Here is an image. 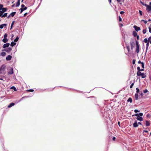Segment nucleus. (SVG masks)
Here are the masks:
<instances>
[{"label": "nucleus", "mask_w": 151, "mask_h": 151, "mask_svg": "<svg viewBox=\"0 0 151 151\" xmlns=\"http://www.w3.org/2000/svg\"><path fill=\"white\" fill-rule=\"evenodd\" d=\"M140 15L141 16L142 15V11L140 10H139Z\"/></svg>", "instance_id": "nucleus-46"}, {"label": "nucleus", "mask_w": 151, "mask_h": 151, "mask_svg": "<svg viewBox=\"0 0 151 151\" xmlns=\"http://www.w3.org/2000/svg\"><path fill=\"white\" fill-rule=\"evenodd\" d=\"M146 126H149L150 125V122L147 120L146 121Z\"/></svg>", "instance_id": "nucleus-13"}, {"label": "nucleus", "mask_w": 151, "mask_h": 151, "mask_svg": "<svg viewBox=\"0 0 151 151\" xmlns=\"http://www.w3.org/2000/svg\"><path fill=\"white\" fill-rule=\"evenodd\" d=\"M6 53L4 52H2L1 53V55L2 56H5L6 55Z\"/></svg>", "instance_id": "nucleus-29"}, {"label": "nucleus", "mask_w": 151, "mask_h": 151, "mask_svg": "<svg viewBox=\"0 0 151 151\" xmlns=\"http://www.w3.org/2000/svg\"><path fill=\"white\" fill-rule=\"evenodd\" d=\"M16 14V12H12L10 14V15L12 17H13Z\"/></svg>", "instance_id": "nucleus-19"}, {"label": "nucleus", "mask_w": 151, "mask_h": 151, "mask_svg": "<svg viewBox=\"0 0 151 151\" xmlns=\"http://www.w3.org/2000/svg\"><path fill=\"white\" fill-rule=\"evenodd\" d=\"M109 3L110 4L111 2V0H109Z\"/></svg>", "instance_id": "nucleus-61"}, {"label": "nucleus", "mask_w": 151, "mask_h": 151, "mask_svg": "<svg viewBox=\"0 0 151 151\" xmlns=\"http://www.w3.org/2000/svg\"><path fill=\"white\" fill-rule=\"evenodd\" d=\"M140 68L139 67H137V70H138V71H141Z\"/></svg>", "instance_id": "nucleus-50"}, {"label": "nucleus", "mask_w": 151, "mask_h": 151, "mask_svg": "<svg viewBox=\"0 0 151 151\" xmlns=\"http://www.w3.org/2000/svg\"><path fill=\"white\" fill-rule=\"evenodd\" d=\"M14 104H15L14 103H11L8 106V108H10L12 107V106H14Z\"/></svg>", "instance_id": "nucleus-15"}, {"label": "nucleus", "mask_w": 151, "mask_h": 151, "mask_svg": "<svg viewBox=\"0 0 151 151\" xmlns=\"http://www.w3.org/2000/svg\"><path fill=\"white\" fill-rule=\"evenodd\" d=\"M136 119L139 121H142L143 120V118L139 116L138 117H137Z\"/></svg>", "instance_id": "nucleus-16"}, {"label": "nucleus", "mask_w": 151, "mask_h": 151, "mask_svg": "<svg viewBox=\"0 0 151 151\" xmlns=\"http://www.w3.org/2000/svg\"><path fill=\"white\" fill-rule=\"evenodd\" d=\"M134 111L135 113H137L139 112V111L137 109H135L134 110Z\"/></svg>", "instance_id": "nucleus-45"}, {"label": "nucleus", "mask_w": 151, "mask_h": 151, "mask_svg": "<svg viewBox=\"0 0 151 151\" xmlns=\"http://www.w3.org/2000/svg\"><path fill=\"white\" fill-rule=\"evenodd\" d=\"M150 80L151 81V76L149 77Z\"/></svg>", "instance_id": "nucleus-64"}, {"label": "nucleus", "mask_w": 151, "mask_h": 151, "mask_svg": "<svg viewBox=\"0 0 151 151\" xmlns=\"http://www.w3.org/2000/svg\"><path fill=\"white\" fill-rule=\"evenodd\" d=\"M141 71H137V75L138 76H140L142 73L140 72Z\"/></svg>", "instance_id": "nucleus-20"}, {"label": "nucleus", "mask_w": 151, "mask_h": 151, "mask_svg": "<svg viewBox=\"0 0 151 151\" xmlns=\"http://www.w3.org/2000/svg\"><path fill=\"white\" fill-rule=\"evenodd\" d=\"M139 116L140 117L142 116L143 115V114L142 113H140L139 114Z\"/></svg>", "instance_id": "nucleus-41"}, {"label": "nucleus", "mask_w": 151, "mask_h": 151, "mask_svg": "<svg viewBox=\"0 0 151 151\" xmlns=\"http://www.w3.org/2000/svg\"><path fill=\"white\" fill-rule=\"evenodd\" d=\"M12 50V48L9 47L7 49H5L3 50L6 52H10Z\"/></svg>", "instance_id": "nucleus-3"}, {"label": "nucleus", "mask_w": 151, "mask_h": 151, "mask_svg": "<svg viewBox=\"0 0 151 151\" xmlns=\"http://www.w3.org/2000/svg\"><path fill=\"white\" fill-rule=\"evenodd\" d=\"M27 91L31 92H33L34 91V90L33 89H29L27 90Z\"/></svg>", "instance_id": "nucleus-44"}, {"label": "nucleus", "mask_w": 151, "mask_h": 151, "mask_svg": "<svg viewBox=\"0 0 151 151\" xmlns=\"http://www.w3.org/2000/svg\"><path fill=\"white\" fill-rule=\"evenodd\" d=\"M127 101L128 102H130V103H131L132 101V99L131 98H129L128 99Z\"/></svg>", "instance_id": "nucleus-26"}, {"label": "nucleus", "mask_w": 151, "mask_h": 151, "mask_svg": "<svg viewBox=\"0 0 151 151\" xmlns=\"http://www.w3.org/2000/svg\"><path fill=\"white\" fill-rule=\"evenodd\" d=\"M142 64V68H144V63H142V64Z\"/></svg>", "instance_id": "nucleus-47"}, {"label": "nucleus", "mask_w": 151, "mask_h": 151, "mask_svg": "<svg viewBox=\"0 0 151 151\" xmlns=\"http://www.w3.org/2000/svg\"><path fill=\"white\" fill-rule=\"evenodd\" d=\"M11 88L12 89H13V90L14 91H17V89H16V88L14 86H12Z\"/></svg>", "instance_id": "nucleus-32"}, {"label": "nucleus", "mask_w": 151, "mask_h": 151, "mask_svg": "<svg viewBox=\"0 0 151 151\" xmlns=\"http://www.w3.org/2000/svg\"><path fill=\"white\" fill-rule=\"evenodd\" d=\"M148 92V91L147 89H146L143 91L144 93H145Z\"/></svg>", "instance_id": "nucleus-36"}, {"label": "nucleus", "mask_w": 151, "mask_h": 151, "mask_svg": "<svg viewBox=\"0 0 151 151\" xmlns=\"http://www.w3.org/2000/svg\"><path fill=\"white\" fill-rule=\"evenodd\" d=\"M135 61H136V60L135 59L133 60V61H132L133 64H134L135 63Z\"/></svg>", "instance_id": "nucleus-48"}, {"label": "nucleus", "mask_w": 151, "mask_h": 151, "mask_svg": "<svg viewBox=\"0 0 151 151\" xmlns=\"http://www.w3.org/2000/svg\"><path fill=\"white\" fill-rule=\"evenodd\" d=\"M13 68H12L8 71V74L12 75L13 73Z\"/></svg>", "instance_id": "nucleus-4"}, {"label": "nucleus", "mask_w": 151, "mask_h": 151, "mask_svg": "<svg viewBox=\"0 0 151 151\" xmlns=\"http://www.w3.org/2000/svg\"><path fill=\"white\" fill-rule=\"evenodd\" d=\"M150 42V41L148 40V41L146 45V51H147L148 50L149 45V42Z\"/></svg>", "instance_id": "nucleus-14"}, {"label": "nucleus", "mask_w": 151, "mask_h": 151, "mask_svg": "<svg viewBox=\"0 0 151 151\" xmlns=\"http://www.w3.org/2000/svg\"><path fill=\"white\" fill-rule=\"evenodd\" d=\"M134 97L135 99L136 100H137L138 99V93H135L134 95Z\"/></svg>", "instance_id": "nucleus-17"}, {"label": "nucleus", "mask_w": 151, "mask_h": 151, "mask_svg": "<svg viewBox=\"0 0 151 151\" xmlns=\"http://www.w3.org/2000/svg\"><path fill=\"white\" fill-rule=\"evenodd\" d=\"M119 20L120 22L122 21V19L120 16L119 17Z\"/></svg>", "instance_id": "nucleus-49"}, {"label": "nucleus", "mask_w": 151, "mask_h": 151, "mask_svg": "<svg viewBox=\"0 0 151 151\" xmlns=\"http://www.w3.org/2000/svg\"><path fill=\"white\" fill-rule=\"evenodd\" d=\"M140 76H142V78H145L146 77V75L144 73H142Z\"/></svg>", "instance_id": "nucleus-21"}, {"label": "nucleus", "mask_w": 151, "mask_h": 151, "mask_svg": "<svg viewBox=\"0 0 151 151\" xmlns=\"http://www.w3.org/2000/svg\"><path fill=\"white\" fill-rule=\"evenodd\" d=\"M146 10L148 12L151 13V6H149L146 9Z\"/></svg>", "instance_id": "nucleus-7"}, {"label": "nucleus", "mask_w": 151, "mask_h": 151, "mask_svg": "<svg viewBox=\"0 0 151 151\" xmlns=\"http://www.w3.org/2000/svg\"><path fill=\"white\" fill-rule=\"evenodd\" d=\"M134 83H132L130 86V88H132L133 87V86H134Z\"/></svg>", "instance_id": "nucleus-43"}, {"label": "nucleus", "mask_w": 151, "mask_h": 151, "mask_svg": "<svg viewBox=\"0 0 151 151\" xmlns=\"http://www.w3.org/2000/svg\"><path fill=\"white\" fill-rule=\"evenodd\" d=\"M144 6H146V7L147 8V7L148 6H149V5H147V4H144Z\"/></svg>", "instance_id": "nucleus-53"}, {"label": "nucleus", "mask_w": 151, "mask_h": 151, "mask_svg": "<svg viewBox=\"0 0 151 151\" xmlns=\"http://www.w3.org/2000/svg\"><path fill=\"white\" fill-rule=\"evenodd\" d=\"M10 45L9 43H7L6 44H4L3 46V48H5L7 47H8Z\"/></svg>", "instance_id": "nucleus-8"}, {"label": "nucleus", "mask_w": 151, "mask_h": 151, "mask_svg": "<svg viewBox=\"0 0 151 151\" xmlns=\"http://www.w3.org/2000/svg\"><path fill=\"white\" fill-rule=\"evenodd\" d=\"M12 58V56L9 55H8L6 58V59L7 60L9 61Z\"/></svg>", "instance_id": "nucleus-6"}, {"label": "nucleus", "mask_w": 151, "mask_h": 151, "mask_svg": "<svg viewBox=\"0 0 151 151\" xmlns=\"http://www.w3.org/2000/svg\"><path fill=\"white\" fill-rule=\"evenodd\" d=\"M7 36V35L6 33H5L4 35V38H6Z\"/></svg>", "instance_id": "nucleus-42"}, {"label": "nucleus", "mask_w": 151, "mask_h": 151, "mask_svg": "<svg viewBox=\"0 0 151 151\" xmlns=\"http://www.w3.org/2000/svg\"><path fill=\"white\" fill-rule=\"evenodd\" d=\"M142 63H143V62H141L140 60H139V61H138V63L139 64H140V63H141V64H142Z\"/></svg>", "instance_id": "nucleus-57"}, {"label": "nucleus", "mask_w": 151, "mask_h": 151, "mask_svg": "<svg viewBox=\"0 0 151 151\" xmlns=\"http://www.w3.org/2000/svg\"><path fill=\"white\" fill-rule=\"evenodd\" d=\"M3 5L2 4H0V10L3 8Z\"/></svg>", "instance_id": "nucleus-34"}, {"label": "nucleus", "mask_w": 151, "mask_h": 151, "mask_svg": "<svg viewBox=\"0 0 151 151\" xmlns=\"http://www.w3.org/2000/svg\"><path fill=\"white\" fill-rule=\"evenodd\" d=\"M1 10L4 13L5 12H6L7 11V9L6 8H3L1 9Z\"/></svg>", "instance_id": "nucleus-18"}, {"label": "nucleus", "mask_w": 151, "mask_h": 151, "mask_svg": "<svg viewBox=\"0 0 151 151\" xmlns=\"http://www.w3.org/2000/svg\"><path fill=\"white\" fill-rule=\"evenodd\" d=\"M14 21H13L12 22V23L11 24V28H10V29L11 30L12 27H13V26L14 24Z\"/></svg>", "instance_id": "nucleus-28"}, {"label": "nucleus", "mask_w": 151, "mask_h": 151, "mask_svg": "<svg viewBox=\"0 0 151 151\" xmlns=\"http://www.w3.org/2000/svg\"><path fill=\"white\" fill-rule=\"evenodd\" d=\"M147 32V30L146 29H144L143 30L142 32L144 34H145Z\"/></svg>", "instance_id": "nucleus-37"}, {"label": "nucleus", "mask_w": 151, "mask_h": 151, "mask_svg": "<svg viewBox=\"0 0 151 151\" xmlns=\"http://www.w3.org/2000/svg\"><path fill=\"white\" fill-rule=\"evenodd\" d=\"M136 52L137 53H138L139 51V46L138 42L137 41H136Z\"/></svg>", "instance_id": "nucleus-2"}, {"label": "nucleus", "mask_w": 151, "mask_h": 151, "mask_svg": "<svg viewBox=\"0 0 151 151\" xmlns=\"http://www.w3.org/2000/svg\"><path fill=\"white\" fill-rule=\"evenodd\" d=\"M112 139L113 141H115L116 140V137H113L112 138Z\"/></svg>", "instance_id": "nucleus-52"}, {"label": "nucleus", "mask_w": 151, "mask_h": 151, "mask_svg": "<svg viewBox=\"0 0 151 151\" xmlns=\"http://www.w3.org/2000/svg\"><path fill=\"white\" fill-rule=\"evenodd\" d=\"M151 40V36L149 37L148 40L149 41H150Z\"/></svg>", "instance_id": "nucleus-58"}, {"label": "nucleus", "mask_w": 151, "mask_h": 151, "mask_svg": "<svg viewBox=\"0 0 151 151\" xmlns=\"http://www.w3.org/2000/svg\"><path fill=\"white\" fill-rule=\"evenodd\" d=\"M138 124L137 121H135L134 122L133 124V127H138Z\"/></svg>", "instance_id": "nucleus-9"}, {"label": "nucleus", "mask_w": 151, "mask_h": 151, "mask_svg": "<svg viewBox=\"0 0 151 151\" xmlns=\"http://www.w3.org/2000/svg\"><path fill=\"white\" fill-rule=\"evenodd\" d=\"M140 95H141V96H143V93H142V92H141V93H140Z\"/></svg>", "instance_id": "nucleus-63"}, {"label": "nucleus", "mask_w": 151, "mask_h": 151, "mask_svg": "<svg viewBox=\"0 0 151 151\" xmlns=\"http://www.w3.org/2000/svg\"><path fill=\"white\" fill-rule=\"evenodd\" d=\"M20 10V13H22L23 11H24V10L23 9V8H21L19 9Z\"/></svg>", "instance_id": "nucleus-39"}, {"label": "nucleus", "mask_w": 151, "mask_h": 151, "mask_svg": "<svg viewBox=\"0 0 151 151\" xmlns=\"http://www.w3.org/2000/svg\"><path fill=\"white\" fill-rule=\"evenodd\" d=\"M144 132H146V133H147L148 132V131L147 130H144L143 131V133Z\"/></svg>", "instance_id": "nucleus-56"}, {"label": "nucleus", "mask_w": 151, "mask_h": 151, "mask_svg": "<svg viewBox=\"0 0 151 151\" xmlns=\"http://www.w3.org/2000/svg\"><path fill=\"white\" fill-rule=\"evenodd\" d=\"M4 13V12H3L2 10H0V17H2Z\"/></svg>", "instance_id": "nucleus-27"}, {"label": "nucleus", "mask_w": 151, "mask_h": 151, "mask_svg": "<svg viewBox=\"0 0 151 151\" xmlns=\"http://www.w3.org/2000/svg\"><path fill=\"white\" fill-rule=\"evenodd\" d=\"M149 32H150V33H151V28H150V27H149Z\"/></svg>", "instance_id": "nucleus-54"}, {"label": "nucleus", "mask_w": 151, "mask_h": 151, "mask_svg": "<svg viewBox=\"0 0 151 151\" xmlns=\"http://www.w3.org/2000/svg\"><path fill=\"white\" fill-rule=\"evenodd\" d=\"M133 27L134 28L135 30L137 31H138L141 29L140 27H137L136 26H134Z\"/></svg>", "instance_id": "nucleus-5"}, {"label": "nucleus", "mask_w": 151, "mask_h": 151, "mask_svg": "<svg viewBox=\"0 0 151 151\" xmlns=\"http://www.w3.org/2000/svg\"><path fill=\"white\" fill-rule=\"evenodd\" d=\"M136 93H138L139 92V88H136Z\"/></svg>", "instance_id": "nucleus-38"}, {"label": "nucleus", "mask_w": 151, "mask_h": 151, "mask_svg": "<svg viewBox=\"0 0 151 151\" xmlns=\"http://www.w3.org/2000/svg\"><path fill=\"white\" fill-rule=\"evenodd\" d=\"M141 21L144 22L145 24H147V21L145 20H144L143 19L141 20Z\"/></svg>", "instance_id": "nucleus-40"}, {"label": "nucleus", "mask_w": 151, "mask_h": 151, "mask_svg": "<svg viewBox=\"0 0 151 151\" xmlns=\"http://www.w3.org/2000/svg\"><path fill=\"white\" fill-rule=\"evenodd\" d=\"M27 13H25L24 14V16H25L27 15Z\"/></svg>", "instance_id": "nucleus-60"}, {"label": "nucleus", "mask_w": 151, "mask_h": 151, "mask_svg": "<svg viewBox=\"0 0 151 151\" xmlns=\"http://www.w3.org/2000/svg\"><path fill=\"white\" fill-rule=\"evenodd\" d=\"M133 35L134 37H136L137 36V33L135 31H133Z\"/></svg>", "instance_id": "nucleus-23"}, {"label": "nucleus", "mask_w": 151, "mask_h": 151, "mask_svg": "<svg viewBox=\"0 0 151 151\" xmlns=\"http://www.w3.org/2000/svg\"><path fill=\"white\" fill-rule=\"evenodd\" d=\"M8 13H5L4 14H3L1 17H5L7 16Z\"/></svg>", "instance_id": "nucleus-24"}, {"label": "nucleus", "mask_w": 151, "mask_h": 151, "mask_svg": "<svg viewBox=\"0 0 151 151\" xmlns=\"http://www.w3.org/2000/svg\"><path fill=\"white\" fill-rule=\"evenodd\" d=\"M124 13V12L123 11H121L120 12V14H123Z\"/></svg>", "instance_id": "nucleus-51"}, {"label": "nucleus", "mask_w": 151, "mask_h": 151, "mask_svg": "<svg viewBox=\"0 0 151 151\" xmlns=\"http://www.w3.org/2000/svg\"><path fill=\"white\" fill-rule=\"evenodd\" d=\"M148 41L147 39L146 38H145L144 40V42L145 43H147Z\"/></svg>", "instance_id": "nucleus-31"}, {"label": "nucleus", "mask_w": 151, "mask_h": 151, "mask_svg": "<svg viewBox=\"0 0 151 151\" xmlns=\"http://www.w3.org/2000/svg\"><path fill=\"white\" fill-rule=\"evenodd\" d=\"M8 41V39L7 38H4L2 40V41H3L4 43H6Z\"/></svg>", "instance_id": "nucleus-11"}, {"label": "nucleus", "mask_w": 151, "mask_h": 151, "mask_svg": "<svg viewBox=\"0 0 151 151\" xmlns=\"http://www.w3.org/2000/svg\"><path fill=\"white\" fill-rule=\"evenodd\" d=\"M27 7L26 6H24V8H23V9L24 10H26L27 9Z\"/></svg>", "instance_id": "nucleus-55"}, {"label": "nucleus", "mask_w": 151, "mask_h": 151, "mask_svg": "<svg viewBox=\"0 0 151 151\" xmlns=\"http://www.w3.org/2000/svg\"><path fill=\"white\" fill-rule=\"evenodd\" d=\"M127 48L128 52L130 51V48L129 46L128 45L127 46Z\"/></svg>", "instance_id": "nucleus-33"}, {"label": "nucleus", "mask_w": 151, "mask_h": 151, "mask_svg": "<svg viewBox=\"0 0 151 151\" xmlns=\"http://www.w3.org/2000/svg\"><path fill=\"white\" fill-rule=\"evenodd\" d=\"M19 38L18 36H17L16 38L14 40V42H17Z\"/></svg>", "instance_id": "nucleus-25"}, {"label": "nucleus", "mask_w": 151, "mask_h": 151, "mask_svg": "<svg viewBox=\"0 0 151 151\" xmlns=\"http://www.w3.org/2000/svg\"><path fill=\"white\" fill-rule=\"evenodd\" d=\"M20 3L19 2H17L16 3V7H17L19 6L20 5Z\"/></svg>", "instance_id": "nucleus-30"}, {"label": "nucleus", "mask_w": 151, "mask_h": 151, "mask_svg": "<svg viewBox=\"0 0 151 151\" xmlns=\"http://www.w3.org/2000/svg\"><path fill=\"white\" fill-rule=\"evenodd\" d=\"M16 44V43H15V42H14L12 41L11 42L10 45L12 47H13Z\"/></svg>", "instance_id": "nucleus-22"}, {"label": "nucleus", "mask_w": 151, "mask_h": 151, "mask_svg": "<svg viewBox=\"0 0 151 151\" xmlns=\"http://www.w3.org/2000/svg\"><path fill=\"white\" fill-rule=\"evenodd\" d=\"M135 45V43L134 42H130V45L131 46V49H133V48L134 47Z\"/></svg>", "instance_id": "nucleus-10"}, {"label": "nucleus", "mask_w": 151, "mask_h": 151, "mask_svg": "<svg viewBox=\"0 0 151 151\" xmlns=\"http://www.w3.org/2000/svg\"><path fill=\"white\" fill-rule=\"evenodd\" d=\"M118 2H121V0H116Z\"/></svg>", "instance_id": "nucleus-62"}, {"label": "nucleus", "mask_w": 151, "mask_h": 151, "mask_svg": "<svg viewBox=\"0 0 151 151\" xmlns=\"http://www.w3.org/2000/svg\"><path fill=\"white\" fill-rule=\"evenodd\" d=\"M25 6L24 4H22V5H21V7L22 8H23V7H24Z\"/></svg>", "instance_id": "nucleus-59"}, {"label": "nucleus", "mask_w": 151, "mask_h": 151, "mask_svg": "<svg viewBox=\"0 0 151 151\" xmlns=\"http://www.w3.org/2000/svg\"><path fill=\"white\" fill-rule=\"evenodd\" d=\"M136 116L137 117H138L139 116V114H136L134 115H132V116Z\"/></svg>", "instance_id": "nucleus-35"}, {"label": "nucleus", "mask_w": 151, "mask_h": 151, "mask_svg": "<svg viewBox=\"0 0 151 151\" xmlns=\"http://www.w3.org/2000/svg\"><path fill=\"white\" fill-rule=\"evenodd\" d=\"M7 25L6 24H4L0 25V29H2L3 27L5 26H6Z\"/></svg>", "instance_id": "nucleus-12"}, {"label": "nucleus", "mask_w": 151, "mask_h": 151, "mask_svg": "<svg viewBox=\"0 0 151 151\" xmlns=\"http://www.w3.org/2000/svg\"><path fill=\"white\" fill-rule=\"evenodd\" d=\"M6 69V66L5 65L3 64L0 68V74L4 72Z\"/></svg>", "instance_id": "nucleus-1"}]
</instances>
